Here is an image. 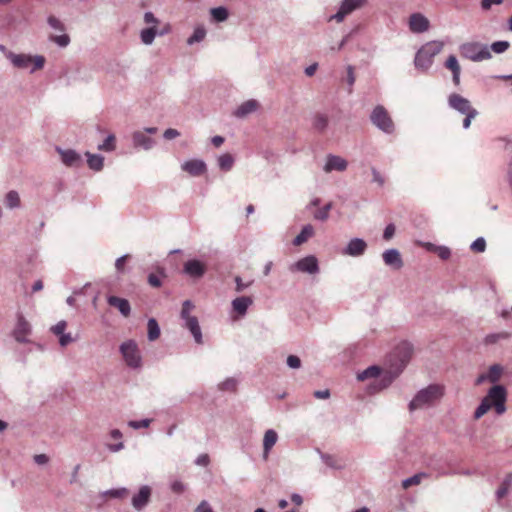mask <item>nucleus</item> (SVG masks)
<instances>
[{
	"label": "nucleus",
	"mask_w": 512,
	"mask_h": 512,
	"mask_svg": "<svg viewBox=\"0 0 512 512\" xmlns=\"http://www.w3.org/2000/svg\"><path fill=\"white\" fill-rule=\"evenodd\" d=\"M444 394L443 387L439 384H430L419 390L410 401L408 408L411 412L433 405L440 400Z\"/></svg>",
	"instance_id": "f257e3e1"
},
{
	"label": "nucleus",
	"mask_w": 512,
	"mask_h": 512,
	"mask_svg": "<svg viewBox=\"0 0 512 512\" xmlns=\"http://www.w3.org/2000/svg\"><path fill=\"white\" fill-rule=\"evenodd\" d=\"M443 49V43L431 41L424 44L417 52L414 58L415 68L426 72L433 64L434 57Z\"/></svg>",
	"instance_id": "f03ea898"
},
{
	"label": "nucleus",
	"mask_w": 512,
	"mask_h": 512,
	"mask_svg": "<svg viewBox=\"0 0 512 512\" xmlns=\"http://www.w3.org/2000/svg\"><path fill=\"white\" fill-rule=\"evenodd\" d=\"M461 57L474 61L481 62L492 58L489 46L481 42H465L459 46Z\"/></svg>",
	"instance_id": "7ed1b4c3"
},
{
	"label": "nucleus",
	"mask_w": 512,
	"mask_h": 512,
	"mask_svg": "<svg viewBox=\"0 0 512 512\" xmlns=\"http://www.w3.org/2000/svg\"><path fill=\"white\" fill-rule=\"evenodd\" d=\"M120 352L130 368L138 369L141 367L142 358L139 353L137 343L134 340H128L120 345Z\"/></svg>",
	"instance_id": "20e7f679"
},
{
	"label": "nucleus",
	"mask_w": 512,
	"mask_h": 512,
	"mask_svg": "<svg viewBox=\"0 0 512 512\" xmlns=\"http://www.w3.org/2000/svg\"><path fill=\"white\" fill-rule=\"evenodd\" d=\"M370 120L373 125L384 133L390 134L394 131V123L387 110L381 105H378L373 109L370 115Z\"/></svg>",
	"instance_id": "39448f33"
},
{
	"label": "nucleus",
	"mask_w": 512,
	"mask_h": 512,
	"mask_svg": "<svg viewBox=\"0 0 512 512\" xmlns=\"http://www.w3.org/2000/svg\"><path fill=\"white\" fill-rule=\"evenodd\" d=\"M291 272L317 274L319 272L318 259L314 255L305 256L289 266Z\"/></svg>",
	"instance_id": "423d86ee"
},
{
	"label": "nucleus",
	"mask_w": 512,
	"mask_h": 512,
	"mask_svg": "<svg viewBox=\"0 0 512 512\" xmlns=\"http://www.w3.org/2000/svg\"><path fill=\"white\" fill-rule=\"evenodd\" d=\"M32 332L30 323L26 320L22 313L17 314V322L13 329L12 335L19 343H29L28 336Z\"/></svg>",
	"instance_id": "0eeeda50"
},
{
	"label": "nucleus",
	"mask_w": 512,
	"mask_h": 512,
	"mask_svg": "<svg viewBox=\"0 0 512 512\" xmlns=\"http://www.w3.org/2000/svg\"><path fill=\"white\" fill-rule=\"evenodd\" d=\"M365 2L366 0H342L337 13L330 16L329 21L342 22L347 15L361 8Z\"/></svg>",
	"instance_id": "6e6552de"
},
{
	"label": "nucleus",
	"mask_w": 512,
	"mask_h": 512,
	"mask_svg": "<svg viewBox=\"0 0 512 512\" xmlns=\"http://www.w3.org/2000/svg\"><path fill=\"white\" fill-rule=\"evenodd\" d=\"M448 105L450 108L456 110L457 112L463 115L468 114L472 111H476V109L471 106V103L467 98L457 93H452L449 95Z\"/></svg>",
	"instance_id": "1a4fd4ad"
},
{
	"label": "nucleus",
	"mask_w": 512,
	"mask_h": 512,
	"mask_svg": "<svg viewBox=\"0 0 512 512\" xmlns=\"http://www.w3.org/2000/svg\"><path fill=\"white\" fill-rule=\"evenodd\" d=\"M152 495V489L148 485L140 487L138 493H136L131 500L133 508L137 511L143 510L150 502Z\"/></svg>",
	"instance_id": "9d476101"
},
{
	"label": "nucleus",
	"mask_w": 512,
	"mask_h": 512,
	"mask_svg": "<svg viewBox=\"0 0 512 512\" xmlns=\"http://www.w3.org/2000/svg\"><path fill=\"white\" fill-rule=\"evenodd\" d=\"M400 373L401 370L396 372L386 371L385 373H381L380 377L377 378V380H374V382L370 385L369 391L374 393L389 387Z\"/></svg>",
	"instance_id": "9b49d317"
},
{
	"label": "nucleus",
	"mask_w": 512,
	"mask_h": 512,
	"mask_svg": "<svg viewBox=\"0 0 512 512\" xmlns=\"http://www.w3.org/2000/svg\"><path fill=\"white\" fill-rule=\"evenodd\" d=\"M206 270V265L198 259H190L183 266V272L193 279L202 278Z\"/></svg>",
	"instance_id": "f8f14e48"
},
{
	"label": "nucleus",
	"mask_w": 512,
	"mask_h": 512,
	"mask_svg": "<svg viewBox=\"0 0 512 512\" xmlns=\"http://www.w3.org/2000/svg\"><path fill=\"white\" fill-rule=\"evenodd\" d=\"M383 261L385 265L389 266L394 270H400L404 266V262L401 253L396 248H390L383 252Z\"/></svg>",
	"instance_id": "ddd939ff"
},
{
	"label": "nucleus",
	"mask_w": 512,
	"mask_h": 512,
	"mask_svg": "<svg viewBox=\"0 0 512 512\" xmlns=\"http://www.w3.org/2000/svg\"><path fill=\"white\" fill-rule=\"evenodd\" d=\"M430 27V22L427 17L421 13H413L409 18V29L413 33L426 32Z\"/></svg>",
	"instance_id": "4468645a"
},
{
	"label": "nucleus",
	"mask_w": 512,
	"mask_h": 512,
	"mask_svg": "<svg viewBox=\"0 0 512 512\" xmlns=\"http://www.w3.org/2000/svg\"><path fill=\"white\" fill-rule=\"evenodd\" d=\"M56 151L59 153L61 157V161L64 165L68 167H78L82 163V159L79 153H77L73 149H62L60 147H56Z\"/></svg>",
	"instance_id": "2eb2a0df"
},
{
	"label": "nucleus",
	"mask_w": 512,
	"mask_h": 512,
	"mask_svg": "<svg viewBox=\"0 0 512 512\" xmlns=\"http://www.w3.org/2000/svg\"><path fill=\"white\" fill-rule=\"evenodd\" d=\"M367 249V243L362 238L351 239L345 247L343 253L351 257L362 256Z\"/></svg>",
	"instance_id": "dca6fc26"
},
{
	"label": "nucleus",
	"mask_w": 512,
	"mask_h": 512,
	"mask_svg": "<svg viewBox=\"0 0 512 512\" xmlns=\"http://www.w3.org/2000/svg\"><path fill=\"white\" fill-rule=\"evenodd\" d=\"M348 163L347 161L337 155L329 154L326 157V162L323 167L326 173H330L332 171H345L347 169Z\"/></svg>",
	"instance_id": "f3484780"
},
{
	"label": "nucleus",
	"mask_w": 512,
	"mask_h": 512,
	"mask_svg": "<svg viewBox=\"0 0 512 512\" xmlns=\"http://www.w3.org/2000/svg\"><path fill=\"white\" fill-rule=\"evenodd\" d=\"M132 143L136 149L150 150L154 147L155 140L143 131H135L132 134Z\"/></svg>",
	"instance_id": "a211bd4d"
},
{
	"label": "nucleus",
	"mask_w": 512,
	"mask_h": 512,
	"mask_svg": "<svg viewBox=\"0 0 512 512\" xmlns=\"http://www.w3.org/2000/svg\"><path fill=\"white\" fill-rule=\"evenodd\" d=\"M182 170L189 173L191 176H200L207 170L206 163L200 159H193L185 161L182 166Z\"/></svg>",
	"instance_id": "6ab92c4d"
},
{
	"label": "nucleus",
	"mask_w": 512,
	"mask_h": 512,
	"mask_svg": "<svg viewBox=\"0 0 512 512\" xmlns=\"http://www.w3.org/2000/svg\"><path fill=\"white\" fill-rule=\"evenodd\" d=\"M107 302L110 306L117 308L123 316L128 317L130 315L131 306L127 299L110 295L107 298Z\"/></svg>",
	"instance_id": "aec40b11"
},
{
	"label": "nucleus",
	"mask_w": 512,
	"mask_h": 512,
	"mask_svg": "<svg viewBox=\"0 0 512 512\" xmlns=\"http://www.w3.org/2000/svg\"><path fill=\"white\" fill-rule=\"evenodd\" d=\"M412 351L413 347L409 342H402L396 347L395 355L399 358L401 362V368L399 370L402 371V369L406 366V364L411 358Z\"/></svg>",
	"instance_id": "412c9836"
},
{
	"label": "nucleus",
	"mask_w": 512,
	"mask_h": 512,
	"mask_svg": "<svg viewBox=\"0 0 512 512\" xmlns=\"http://www.w3.org/2000/svg\"><path fill=\"white\" fill-rule=\"evenodd\" d=\"M484 398L489 399L492 403L506 402L507 390L501 384L494 385L489 389L487 396Z\"/></svg>",
	"instance_id": "4be33fe9"
},
{
	"label": "nucleus",
	"mask_w": 512,
	"mask_h": 512,
	"mask_svg": "<svg viewBox=\"0 0 512 512\" xmlns=\"http://www.w3.org/2000/svg\"><path fill=\"white\" fill-rule=\"evenodd\" d=\"M444 66L452 72V81L455 86L460 85L461 67L455 55H450Z\"/></svg>",
	"instance_id": "5701e85b"
},
{
	"label": "nucleus",
	"mask_w": 512,
	"mask_h": 512,
	"mask_svg": "<svg viewBox=\"0 0 512 512\" xmlns=\"http://www.w3.org/2000/svg\"><path fill=\"white\" fill-rule=\"evenodd\" d=\"M253 304V299L250 296H240L232 301L233 310L240 316L247 313L248 308Z\"/></svg>",
	"instance_id": "b1692460"
},
{
	"label": "nucleus",
	"mask_w": 512,
	"mask_h": 512,
	"mask_svg": "<svg viewBox=\"0 0 512 512\" xmlns=\"http://www.w3.org/2000/svg\"><path fill=\"white\" fill-rule=\"evenodd\" d=\"M183 326L191 332L197 344L203 343L202 332L197 317L194 316L184 320Z\"/></svg>",
	"instance_id": "393cba45"
},
{
	"label": "nucleus",
	"mask_w": 512,
	"mask_h": 512,
	"mask_svg": "<svg viewBox=\"0 0 512 512\" xmlns=\"http://www.w3.org/2000/svg\"><path fill=\"white\" fill-rule=\"evenodd\" d=\"M6 57L15 67L20 69L28 68V66L32 63V56L27 54H15L13 52H7Z\"/></svg>",
	"instance_id": "a878e982"
},
{
	"label": "nucleus",
	"mask_w": 512,
	"mask_h": 512,
	"mask_svg": "<svg viewBox=\"0 0 512 512\" xmlns=\"http://www.w3.org/2000/svg\"><path fill=\"white\" fill-rule=\"evenodd\" d=\"M258 108V102L254 99L245 101L242 103L233 113V115L237 118H244L245 116L251 114L256 111Z\"/></svg>",
	"instance_id": "bb28decb"
},
{
	"label": "nucleus",
	"mask_w": 512,
	"mask_h": 512,
	"mask_svg": "<svg viewBox=\"0 0 512 512\" xmlns=\"http://www.w3.org/2000/svg\"><path fill=\"white\" fill-rule=\"evenodd\" d=\"M382 373V368L378 365H372L363 370L362 372H359L357 374V380L358 381H365L367 379H375L380 377Z\"/></svg>",
	"instance_id": "cd10ccee"
},
{
	"label": "nucleus",
	"mask_w": 512,
	"mask_h": 512,
	"mask_svg": "<svg viewBox=\"0 0 512 512\" xmlns=\"http://www.w3.org/2000/svg\"><path fill=\"white\" fill-rule=\"evenodd\" d=\"M85 155L87 156V164L91 170L99 172L103 169L104 157L102 155L92 154L90 152H86Z\"/></svg>",
	"instance_id": "c85d7f7f"
},
{
	"label": "nucleus",
	"mask_w": 512,
	"mask_h": 512,
	"mask_svg": "<svg viewBox=\"0 0 512 512\" xmlns=\"http://www.w3.org/2000/svg\"><path fill=\"white\" fill-rule=\"evenodd\" d=\"M314 235V227L311 224H307L302 227L300 233L293 239L295 246H300L305 243L310 237Z\"/></svg>",
	"instance_id": "c756f323"
},
{
	"label": "nucleus",
	"mask_w": 512,
	"mask_h": 512,
	"mask_svg": "<svg viewBox=\"0 0 512 512\" xmlns=\"http://www.w3.org/2000/svg\"><path fill=\"white\" fill-rule=\"evenodd\" d=\"M329 119L328 116L322 113H316L313 117L312 126L319 132L323 133L328 127Z\"/></svg>",
	"instance_id": "7c9ffc66"
},
{
	"label": "nucleus",
	"mask_w": 512,
	"mask_h": 512,
	"mask_svg": "<svg viewBox=\"0 0 512 512\" xmlns=\"http://www.w3.org/2000/svg\"><path fill=\"white\" fill-rule=\"evenodd\" d=\"M278 435L273 429H269L264 434L263 449L264 453L267 454L277 442Z\"/></svg>",
	"instance_id": "2f4dec72"
},
{
	"label": "nucleus",
	"mask_w": 512,
	"mask_h": 512,
	"mask_svg": "<svg viewBox=\"0 0 512 512\" xmlns=\"http://www.w3.org/2000/svg\"><path fill=\"white\" fill-rule=\"evenodd\" d=\"M148 339L149 341H155L160 337V327L155 318H150L147 322Z\"/></svg>",
	"instance_id": "473e14b6"
},
{
	"label": "nucleus",
	"mask_w": 512,
	"mask_h": 512,
	"mask_svg": "<svg viewBox=\"0 0 512 512\" xmlns=\"http://www.w3.org/2000/svg\"><path fill=\"white\" fill-rule=\"evenodd\" d=\"M158 33V30L155 26L148 27L140 32V38L143 44L145 45H151Z\"/></svg>",
	"instance_id": "72a5a7b5"
},
{
	"label": "nucleus",
	"mask_w": 512,
	"mask_h": 512,
	"mask_svg": "<svg viewBox=\"0 0 512 512\" xmlns=\"http://www.w3.org/2000/svg\"><path fill=\"white\" fill-rule=\"evenodd\" d=\"M317 451H318L322 461L328 467H330L332 469H341L343 467V465L336 459L335 456H333L331 454L324 453V452L320 451L319 449Z\"/></svg>",
	"instance_id": "f704fd0d"
},
{
	"label": "nucleus",
	"mask_w": 512,
	"mask_h": 512,
	"mask_svg": "<svg viewBox=\"0 0 512 512\" xmlns=\"http://www.w3.org/2000/svg\"><path fill=\"white\" fill-rule=\"evenodd\" d=\"M234 164V158L231 154L225 153L218 158L219 168L223 171H229L232 169Z\"/></svg>",
	"instance_id": "c9c22d12"
},
{
	"label": "nucleus",
	"mask_w": 512,
	"mask_h": 512,
	"mask_svg": "<svg viewBox=\"0 0 512 512\" xmlns=\"http://www.w3.org/2000/svg\"><path fill=\"white\" fill-rule=\"evenodd\" d=\"M502 373L503 367L500 364L491 365L487 373L488 381H490L491 383L498 382Z\"/></svg>",
	"instance_id": "e433bc0d"
},
{
	"label": "nucleus",
	"mask_w": 512,
	"mask_h": 512,
	"mask_svg": "<svg viewBox=\"0 0 512 512\" xmlns=\"http://www.w3.org/2000/svg\"><path fill=\"white\" fill-rule=\"evenodd\" d=\"M427 474L424 472L417 473L411 477H408L402 481V487L404 489H408L411 486L418 485L421 483V480L426 478Z\"/></svg>",
	"instance_id": "4c0bfd02"
},
{
	"label": "nucleus",
	"mask_w": 512,
	"mask_h": 512,
	"mask_svg": "<svg viewBox=\"0 0 512 512\" xmlns=\"http://www.w3.org/2000/svg\"><path fill=\"white\" fill-rule=\"evenodd\" d=\"M210 13H211L212 18L216 22H223L229 16V12H228L227 8H225L223 6L212 8Z\"/></svg>",
	"instance_id": "58836bf2"
},
{
	"label": "nucleus",
	"mask_w": 512,
	"mask_h": 512,
	"mask_svg": "<svg viewBox=\"0 0 512 512\" xmlns=\"http://www.w3.org/2000/svg\"><path fill=\"white\" fill-rule=\"evenodd\" d=\"M5 204L10 209L19 207V205H20L19 194L14 190L9 191L5 197Z\"/></svg>",
	"instance_id": "ea45409f"
},
{
	"label": "nucleus",
	"mask_w": 512,
	"mask_h": 512,
	"mask_svg": "<svg viewBox=\"0 0 512 512\" xmlns=\"http://www.w3.org/2000/svg\"><path fill=\"white\" fill-rule=\"evenodd\" d=\"M492 407V402L489 401V399L483 398L478 405V407L475 409L474 412V418L480 419L484 414L488 412V410Z\"/></svg>",
	"instance_id": "a19ab883"
},
{
	"label": "nucleus",
	"mask_w": 512,
	"mask_h": 512,
	"mask_svg": "<svg viewBox=\"0 0 512 512\" xmlns=\"http://www.w3.org/2000/svg\"><path fill=\"white\" fill-rule=\"evenodd\" d=\"M238 386V381L234 377H229L225 379L223 382H221L218 385L219 390L221 391H228V392H235Z\"/></svg>",
	"instance_id": "79ce46f5"
},
{
	"label": "nucleus",
	"mask_w": 512,
	"mask_h": 512,
	"mask_svg": "<svg viewBox=\"0 0 512 512\" xmlns=\"http://www.w3.org/2000/svg\"><path fill=\"white\" fill-rule=\"evenodd\" d=\"M206 36V30L204 27L195 28L193 34L187 39L188 45H193L194 43L201 42Z\"/></svg>",
	"instance_id": "37998d69"
},
{
	"label": "nucleus",
	"mask_w": 512,
	"mask_h": 512,
	"mask_svg": "<svg viewBox=\"0 0 512 512\" xmlns=\"http://www.w3.org/2000/svg\"><path fill=\"white\" fill-rule=\"evenodd\" d=\"M115 141V135L109 134L103 143L98 145V149L106 152L114 151L116 148Z\"/></svg>",
	"instance_id": "c03bdc74"
},
{
	"label": "nucleus",
	"mask_w": 512,
	"mask_h": 512,
	"mask_svg": "<svg viewBox=\"0 0 512 512\" xmlns=\"http://www.w3.org/2000/svg\"><path fill=\"white\" fill-rule=\"evenodd\" d=\"M49 40L54 42L59 47L65 48L70 44V36L66 33L62 35H50Z\"/></svg>",
	"instance_id": "a18cd8bd"
},
{
	"label": "nucleus",
	"mask_w": 512,
	"mask_h": 512,
	"mask_svg": "<svg viewBox=\"0 0 512 512\" xmlns=\"http://www.w3.org/2000/svg\"><path fill=\"white\" fill-rule=\"evenodd\" d=\"M332 202L327 203L314 213V218L319 221H326L329 218V211L332 209Z\"/></svg>",
	"instance_id": "49530a36"
},
{
	"label": "nucleus",
	"mask_w": 512,
	"mask_h": 512,
	"mask_svg": "<svg viewBox=\"0 0 512 512\" xmlns=\"http://www.w3.org/2000/svg\"><path fill=\"white\" fill-rule=\"evenodd\" d=\"M159 274L160 275H157L155 273H150L148 275V283L152 286V287H155V288H158L162 285V282H161V277H165V272H164V269H159L158 270Z\"/></svg>",
	"instance_id": "de8ad7c7"
},
{
	"label": "nucleus",
	"mask_w": 512,
	"mask_h": 512,
	"mask_svg": "<svg viewBox=\"0 0 512 512\" xmlns=\"http://www.w3.org/2000/svg\"><path fill=\"white\" fill-rule=\"evenodd\" d=\"M510 47V43L508 41L500 40L495 41L489 47V50H492L496 54L504 53Z\"/></svg>",
	"instance_id": "09e8293b"
},
{
	"label": "nucleus",
	"mask_w": 512,
	"mask_h": 512,
	"mask_svg": "<svg viewBox=\"0 0 512 512\" xmlns=\"http://www.w3.org/2000/svg\"><path fill=\"white\" fill-rule=\"evenodd\" d=\"M128 493H129V490L125 487H122V488L107 490L103 494L105 496H110L112 498H124L128 495Z\"/></svg>",
	"instance_id": "8fccbe9b"
},
{
	"label": "nucleus",
	"mask_w": 512,
	"mask_h": 512,
	"mask_svg": "<svg viewBox=\"0 0 512 512\" xmlns=\"http://www.w3.org/2000/svg\"><path fill=\"white\" fill-rule=\"evenodd\" d=\"M470 249L477 253H483L486 249V240L483 237H478L472 242Z\"/></svg>",
	"instance_id": "3c124183"
},
{
	"label": "nucleus",
	"mask_w": 512,
	"mask_h": 512,
	"mask_svg": "<svg viewBox=\"0 0 512 512\" xmlns=\"http://www.w3.org/2000/svg\"><path fill=\"white\" fill-rule=\"evenodd\" d=\"M47 23L54 30L61 31V32L65 31L64 23L61 22L57 17H55L53 15H50L47 18Z\"/></svg>",
	"instance_id": "603ef678"
},
{
	"label": "nucleus",
	"mask_w": 512,
	"mask_h": 512,
	"mask_svg": "<svg viewBox=\"0 0 512 512\" xmlns=\"http://www.w3.org/2000/svg\"><path fill=\"white\" fill-rule=\"evenodd\" d=\"M45 61V57L42 55L32 56L33 67L30 72L33 73L36 70L42 69L44 67Z\"/></svg>",
	"instance_id": "864d4df0"
},
{
	"label": "nucleus",
	"mask_w": 512,
	"mask_h": 512,
	"mask_svg": "<svg viewBox=\"0 0 512 512\" xmlns=\"http://www.w3.org/2000/svg\"><path fill=\"white\" fill-rule=\"evenodd\" d=\"M193 307H194V305L192 304V302L190 300H186L183 302L182 309H181V318L183 321L192 317L190 315V311Z\"/></svg>",
	"instance_id": "5fc2aeb1"
},
{
	"label": "nucleus",
	"mask_w": 512,
	"mask_h": 512,
	"mask_svg": "<svg viewBox=\"0 0 512 512\" xmlns=\"http://www.w3.org/2000/svg\"><path fill=\"white\" fill-rule=\"evenodd\" d=\"M151 423V419H142V420H131L128 422V426L133 429L147 428Z\"/></svg>",
	"instance_id": "6e6d98bb"
},
{
	"label": "nucleus",
	"mask_w": 512,
	"mask_h": 512,
	"mask_svg": "<svg viewBox=\"0 0 512 512\" xmlns=\"http://www.w3.org/2000/svg\"><path fill=\"white\" fill-rule=\"evenodd\" d=\"M67 327V323L65 320L59 321L56 325L50 328V331L56 336H60L65 333V329Z\"/></svg>",
	"instance_id": "4d7b16f0"
},
{
	"label": "nucleus",
	"mask_w": 512,
	"mask_h": 512,
	"mask_svg": "<svg viewBox=\"0 0 512 512\" xmlns=\"http://www.w3.org/2000/svg\"><path fill=\"white\" fill-rule=\"evenodd\" d=\"M435 251L438 257L442 260H447L451 256V250L446 246H436Z\"/></svg>",
	"instance_id": "13d9d810"
},
{
	"label": "nucleus",
	"mask_w": 512,
	"mask_h": 512,
	"mask_svg": "<svg viewBox=\"0 0 512 512\" xmlns=\"http://www.w3.org/2000/svg\"><path fill=\"white\" fill-rule=\"evenodd\" d=\"M286 363L289 368L298 369L301 367V359L296 355H289L287 357Z\"/></svg>",
	"instance_id": "bf43d9fd"
},
{
	"label": "nucleus",
	"mask_w": 512,
	"mask_h": 512,
	"mask_svg": "<svg viewBox=\"0 0 512 512\" xmlns=\"http://www.w3.org/2000/svg\"><path fill=\"white\" fill-rule=\"evenodd\" d=\"M395 230H396V228H395L394 224H392V223L388 224L384 229L383 239L386 241L391 240L395 234Z\"/></svg>",
	"instance_id": "052dcab7"
},
{
	"label": "nucleus",
	"mask_w": 512,
	"mask_h": 512,
	"mask_svg": "<svg viewBox=\"0 0 512 512\" xmlns=\"http://www.w3.org/2000/svg\"><path fill=\"white\" fill-rule=\"evenodd\" d=\"M234 281L236 283L235 290L238 293L243 292L246 288H248L252 284V281H250L248 283H243L242 278L240 276H236L234 278Z\"/></svg>",
	"instance_id": "680f3d73"
},
{
	"label": "nucleus",
	"mask_w": 512,
	"mask_h": 512,
	"mask_svg": "<svg viewBox=\"0 0 512 512\" xmlns=\"http://www.w3.org/2000/svg\"><path fill=\"white\" fill-rule=\"evenodd\" d=\"M186 486L179 480H175L171 483V490L176 494H181L185 491Z\"/></svg>",
	"instance_id": "e2e57ef3"
},
{
	"label": "nucleus",
	"mask_w": 512,
	"mask_h": 512,
	"mask_svg": "<svg viewBox=\"0 0 512 512\" xmlns=\"http://www.w3.org/2000/svg\"><path fill=\"white\" fill-rule=\"evenodd\" d=\"M478 115V111H472L468 114H465V118L463 119V128L468 129L471 125L472 119H474Z\"/></svg>",
	"instance_id": "0e129e2a"
},
{
	"label": "nucleus",
	"mask_w": 512,
	"mask_h": 512,
	"mask_svg": "<svg viewBox=\"0 0 512 512\" xmlns=\"http://www.w3.org/2000/svg\"><path fill=\"white\" fill-rule=\"evenodd\" d=\"M71 342H73V338L70 333H63L59 336V344L61 347H66Z\"/></svg>",
	"instance_id": "69168bd1"
},
{
	"label": "nucleus",
	"mask_w": 512,
	"mask_h": 512,
	"mask_svg": "<svg viewBox=\"0 0 512 512\" xmlns=\"http://www.w3.org/2000/svg\"><path fill=\"white\" fill-rule=\"evenodd\" d=\"M180 135L179 131L173 128H168L164 131L163 137L166 140H172Z\"/></svg>",
	"instance_id": "338daca9"
},
{
	"label": "nucleus",
	"mask_w": 512,
	"mask_h": 512,
	"mask_svg": "<svg viewBox=\"0 0 512 512\" xmlns=\"http://www.w3.org/2000/svg\"><path fill=\"white\" fill-rule=\"evenodd\" d=\"M195 512H214L213 509L210 507L207 501H202L197 508L195 509Z\"/></svg>",
	"instance_id": "774afa93"
}]
</instances>
